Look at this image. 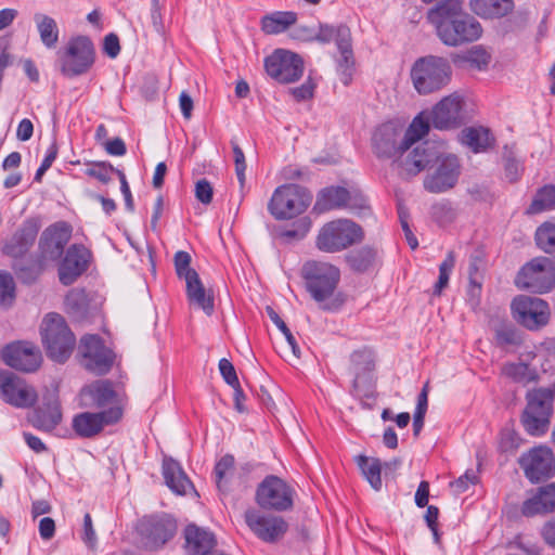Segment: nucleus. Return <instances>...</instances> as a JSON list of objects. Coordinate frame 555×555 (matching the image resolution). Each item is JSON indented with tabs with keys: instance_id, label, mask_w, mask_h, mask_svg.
Returning a JSON list of instances; mask_svg holds the SVG:
<instances>
[{
	"instance_id": "obj_1",
	"label": "nucleus",
	"mask_w": 555,
	"mask_h": 555,
	"mask_svg": "<svg viewBox=\"0 0 555 555\" xmlns=\"http://www.w3.org/2000/svg\"><path fill=\"white\" fill-rule=\"evenodd\" d=\"M433 165L437 167L424 179V189L435 194L453 189L461 175L460 160L455 155H444L439 144L424 141L400 160V167L408 177L416 176Z\"/></svg>"
},
{
	"instance_id": "obj_2",
	"label": "nucleus",
	"mask_w": 555,
	"mask_h": 555,
	"mask_svg": "<svg viewBox=\"0 0 555 555\" xmlns=\"http://www.w3.org/2000/svg\"><path fill=\"white\" fill-rule=\"evenodd\" d=\"M426 17L449 47L476 41L482 35L480 23L464 11L462 0H441L427 11Z\"/></svg>"
},
{
	"instance_id": "obj_3",
	"label": "nucleus",
	"mask_w": 555,
	"mask_h": 555,
	"mask_svg": "<svg viewBox=\"0 0 555 555\" xmlns=\"http://www.w3.org/2000/svg\"><path fill=\"white\" fill-rule=\"evenodd\" d=\"M300 275L306 291L322 310L335 312L341 308L344 299L336 294L341 276L338 267L327 261L307 260Z\"/></svg>"
},
{
	"instance_id": "obj_4",
	"label": "nucleus",
	"mask_w": 555,
	"mask_h": 555,
	"mask_svg": "<svg viewBox=\"0 0 555 555\" xmlns=\"http://www.w3.org/2000/svg\"><path fill=\"white\" fill-rule=\"evenodd\" d=\"M452 75L450 61L438 55L418 57L410 70L412 85L420 95L441 91L451 82Z\"/></svg>"
},
{
	"instance_id": "obj_5",
	"label": "nucleus",
	"mask_w": 555,
	"mask_h": 555,
	"mask_svg": "<svg viewBox=\"0 0 555 555\" xmlns=\"http://www.w3.org/2000/svg\"><path fill=\"white\" fill-rule=\"evenodd\" d=\"M40 335L48 358L65 363L76 346V336L64 317L56 312L48 313L40 325Z\"/></svg>"
},
{
	"instance_id": "obj_6",
	"label": "nucleus",
	"mask_w": 555,
	"mask_h": 555,
	"mask_svg": "<svg viewBox=\"0 0 555 555\" xmlns=\"http://www.w3.org/2000/svg\"><path fill=\"white\" fill-rule=\"evenodd\" d=\"M364 240L361 225L350 219H336L324 223L317 236L315 247L326 254H336L360 244Z\"/></svg>"
},
{
	"instance_id": "obj_7",
	"label": "nucleus",
	"mask_w": 555,
	"mask_h": 555,
	"mask_svg": "<svg viewBox=\"0 0 555 555\" xmlns=\"http://www.w3.org/2000/svg\"><path fill=\"white\" fill-rule=\"evenodd\" d=\"M95 47L88 36H74L56 52L60 72L66 78L87 74L95 63Z\"/></svg>"
},
{
	"instance_id": "obj_8",
	"label": "nucleus",
	"mask_w": 555,
	"mask_h": 555,
	"mask_svg": "<svg viewBox=\"0 0 555 555\" xmlns=\"http://www.w3.org/2000/svg\"><path fill=\"white\" fill-rule=\"evenodd\" d=\"M554 393L548 388H535L526 393V406L520 422L531 436H542L548 430L553 414Z\"/></svg>"
},
{
	"instance_id": "obj_9",
	"label": "nucleus",
	"mask_w": 555,
	"mask_h": 555,
	"mask_svg": "<svg viewBox=\"0 0 555 555\" xmlns=\"http://www.w3.org/2000/svg\"><path fill=\"white\" fill-rule=\"evenodd\" d=\"M311 202L312 194L307 188L294 183L283 184L274 190L268 210L276 220H289L304 214Z\"/></svg>"
},
{
	"instance_id": "obj_10",
	"label": "nucleus",
	"mask_w": 555,
	"mask_h": 555,
	"mask_svg": "<svg viewBox=\"0 0 555 555\" xmlns=\"http://www.w3.org/2000/svg\"><path fill=\"white\" fill-rule=\"evenodd\" d=\"M515 285L533 294H546L555 287V262L545 256L526 262L515 276Z\"/></svg>"
},
{
	"instance_id": "obj_11",
	"label": "nucleus",
	"mask_w": 555,
	"mask_h": 555,
	"mask_svg": "<svg viewBox=\"0 0 555 555\" xmlns=\"http://www.w3.org/2000/svg\"><path fill=\"white\" fill-rule=\"evenodd\" d=\"M296 491L284 479L267 475L257 486L255 501L263 511L287 512L294 507Z\"/></svg>"
},
{
	"instance_id": "obj_12",
	"label": "nucleus",
	"mask_w": 555,
	"mask_h": 555,
	"mask_svg": "<svg viewBox=\"0 0 555 555\" xmlns=\"http://www.w3.org/2000/svg\"><path fill=\"white\" fill-rule=\"evenodd\" d=\"M78 353L82 366L95 375L107 374L115 360L113 350L105 346L103 338L98 334H86L80 338Z\"/></svg>"
},
{
	"instance_id": "obj_13",
	"label": "nucleus",
	"mask_w": 555,
	"mask_h": 555,
	"mask_svg": "<svg viewBox=\"0 0 555 555\" xmlns=\"http://www.w3.org/2000/svg\"><path fill=\"white\" fill-rule=\"evenodd\" d=\"M369 208L367 199L361 192L334 185L322 189L318 193L314 204V210L319 212L347 209L360 214Z\"/></svg>"
},
{
	"instance_id": "obj_14",
	"label": "nucleus",
	"mask_w": 555,
	"mask_h": 555,
	"mask_svg": "<svg viewBox=\"0 0 555 555\" xmlns=\"http://www.w3.org/2000/svg\"><path fill=\"white\" fill-rule=\"evenodd\" d=\"M512 311L517 323L529 331L541 330L548 323L551 317L547 301L526 295L513 299Z\"/></svg>"
},
{
	"instance_id": "obj_15",
	"label": "nucleus",
	"mask_w": 555,
	"mask_h": 555,
	"mask_svg": "<svg viewBox=\"0 0 555 555\" xmlns=\"http://www.w3.org/2000/svg\"><path fill=\"white\" fill-rule=\"evenodd\" d=\"M244 520L249 530L262 542L274 544L288 531V522L281 516L264 514L256 508L244 513Z\"/></svg>"
},
{
	"instance_id": "obj_16",
	"label": "nucleus",
	"mask_w": 555,
	"mask_h": 555,
	"mask_svg": "<svg viewBox=\"0 0 555 555\" xmlns=\"http://www.w3.org/2000/svg\"><path fill=\"white\" fill-rule=\"evenodd\" d=\"M0 398L16 409H29L37 402L38 393L24 378L0 369Z\"/></svg>"
},
{
	"instance_id": "obj_17",
	"label": "nucleus",
	"mask_w": 555,
	"mask_h": 555,
	"mask_svg": "<svg viewBox=\"0 0 555 555\" xmlns=\"http://www.w3.org/2000/svg\"><path fill=\"white\" fill-rule=\"evenodd\" d=\"M267 74L280 83H292L304 74L302 59L291 51L278 49L264 59Z\"/></svg>"
},
{
	"instance_id": "obj_18",
	"label": "nucleus",
	"mask_w": 555,
	"mask_h": 555,
	"mask_svg": "<svg viewBox=\"0 0 555 555\" xmlns=\"http://www.w3.org/2000/svg\"><path fill=\"white\" fill-rule=\"evenodd\" d=\"M177 529L176 519L167 514L145 517L139 526L142 543L147 550L163 547L175 537Z\"/></svg>"
},
{
	"instance_id": "obj_19",
	"label": "nucleus",
	"mask_w": 555,
	"mask_h": 555,
	"mask_svg": "<svg viewBox=\"0 0 555 555\" xmlns=\"http://www.w3.org/2000/svg\"><path fill=\"white\" fill-rule=\"evenodd\" d=\"M122 417L120 406H109L100 412H81L72 421V428L77 437L90 439L98 436L105 426L118 423Z\"/></svg>"
},
{
	"instance_id": "obj_20",
	"label": "nucleus",
	"mask_w": 555,
	"mask_h": 555,
	"mask_svg": "<svg viewBox=\"0 0 555 555\" xmlns=\"http://www.w3.org/2000/svg\"><path fill=\"white\" fill-rule=\"evenodd\" d=\"M72 225L66 221H57L47 227L38 242V256L46 262L61 260L65 246L72 237Z\"/></svg>"
},
{
	"instance_id": "obj_21",
	"label": "nucleus",
	"mask_w": 555,
	"mask_h": 555,
	"mask_svg": "<svg viewBox=\"0 0 555 555\" xmlns=\"http://www.w3.org/2000/svg\"><path fill=\"white\" fill-rule=\"evenodd\" d=\"M93 259L92 251L83 244H72L61 258L57 274L60 283L64 286L74 284L88 271Z\"/></svg>"
},
{
	"instance_id": "obj_22",
	"label": "nucleus",
	"mask_w": 555,
	"mask_h": 555,
	"mask_svg": "<svg viewBox=\"0 0 555 555\" xmlns=\"http://www.w3.org/2000/svg\"><path fill=\"white\" fill-rule=\"evenodd\" d=\"M518 463L531 482L551 478L555 473V457L547 447H534L524 453Z\"/></svg>"
},
{
	"instance_id": "obj_23",
	"label": "nucleus",
	"mask_w": 555,
	"mask_h": 555,
	"mask_svg": "<svg viewBox=\"0 0 555 555\" xmlns=\"http://www.w3.org/2000/svg\"><path fill=\"white\" fill-rule=\"evenodd\" d=\"M464 101L457 93L442 98L431 109L430 122L434 128L449 130L465 124Z\"/></svg>"
},
{
	"instance_id": "obj_24",
	"label": "nucleus",
	"mask_w": 555,
	"mask_h": 555,
	"mask_svg": "<svg viewBox=\"0 0 555 555\" xmlns=\"http://www.w3.org/2000/svg\"><path fill=\"white\" fill-rule=\"evenodd\" d=\"M372 145L378 158L397 160L409 150L403 146L402 128L392 122L380 125L373 133Z\"/></svg>"
},
{
	"instance_id": "obj_25",
	"label": "nucleus",
	"mask_w": 555,
	"mask_h": 555,
	"mask_svg": "<svg viewBox=\"0 0 555 555\" xmlns=\"http://www.w3.org/2000/svg\"><path fill=\"white\" fill-rule=\"evenodd\" d=\"M374 370L375 353L372 348L364 346L350 353L347 372L352 376V393L359 395L363 388L371 385Z\"/></svg>"
},
{
	"instance_id": "obj_26",
	"label": "nucleus",
	"mask_w": 555,
	"mask_h": 555,
	"mask_svg": "<svg viewBox=\"0 0 555 555\" xmlns=\"http://www.w3.org/2000/svg\"><path fill=\"white\" fill-rule=\"evenodd\" d=\"M3 362L21 372H35L41 364L39 349L29 341H15L7 345L1 351Z\"/></svg>"
},
{
	"instance_id": "obj_27",
	"label": "nucleus",
	"mask_w": 555,
	"mask_h": 555,
	"mask_svg": "<svg viewBox=\"0 0 555 555\" xmlns=\"http://www.w3.org/2000/svg\"><path fill=\"white\" fill-rule=\"evenodd\" d=\"M117 393L113 384L108 379L94 380L86 385L79 391V405L88 410L103 411L109 406H118L116 401Z\"/></svg>"
},
{
	"instance_id": "obj_28",
	"label": "nucleus",
	"mask_w": 555,
	"mask_h": 555,
	"mask_svg": "<svg viewBox=\"0 0 555 555\" xmlns=\"http://www.w3.org/2000/svg\"><path fill=\"white\" fill-rule=\"evenodd\" d=\"M185 555H228L218 551L217 538L209 529L189 524L183 530Z\"/></svg>"
},
{
	"instance_id": "obj_29",
	"label": "nucleus",
	"mask_w": 555,
	"mask_h": 555,
	"mask_svg": "<svg viewBox=\"0 0 555 555\" xmlns=\"http://www.w3.org/2000/svg\"><path fill=\"white\" fill-rule=\"evenodd\" d=\"M39 230L40 221L38 219H26L11 240L4 244L2 253L13 259L23 258L34 245Z\"/></svg>"
},
{
	"instance_id": "obj_30",
	"label": "nucleus",
	"mask_w": 555,
	"mask_h": 555,
	"mask_svg": "<svg viewBox=\"0 0 555 555\" xmlns=\"http://www.w3.org/2000/svg\"><path fill=\"white\" fill-rule=\"evenodd\" d=\"M552 512H555V482L539 487L521 505V514L526 517Z\"/></svg>"
},
{
	"instance_id": "obj_31",
	"label": "nucleus",
	"mask_w": 555,
	"mask_h": 555,
	"mask_svg": "<svg viewBox=\"0 0 555 555\" xmlns=\"http://www.w3.org/2000/svg\"><path fill=\"white\" fill-rule=\"evenodd\" d=\"M162 474L166 486L178 495H186L195 490L181 464L172 457H164Z\"/></svg>"
},
{
	"instance_id": "obj_32",
	"label": "nucleus",
	"mask_w": 555,
	"mask_h": 555,
	"mask_svg": "<svg viewBox=\"0 0 555 555\" xmlns=\"http://www.w3.org/2000/svg\"><path fill=\"white\" fill-rule=\"evenodd\" d=\"M297 31L302 33V37L305 39L315 40L323 44L335 41L336 46L339 47L351 40L350 28L345 24H338L334 26L320 23L319 30L317 33H313L308 27H300L297 29Z\"/></svg>"
},
{
	"instance_id": "obj_33",
	"label": "nucleus",
	"mask_w": 555,
	"mask_h": 555,
	"mask_svg": "<svg viewBox=\"0 0 555 555\" xmlns=\"http://www.w3.org/2000/svg\"><path fill=\"white\" fill-rule=\"evenodd\" d=\"M344 259L349 269L358 274L373 271L380 262L378 249L369 245L348 251Z\"/></svg>"
},
{
	"instance_id": "obj_34",
	"label": "nucleus",
	"mask_w": 555,
	"mask_h": 555,
	"mask_svg": "<svg viewBox=\"0 0 555 555\" xmlns=\"http://www.w3.org/2000/svg\"><path fill=\"white\" fill-rule=\"evenodd\" d=\"M62 422V410L60 402L54 399L37 408L31 417V425L43 431H52Z\"/></svg>"
},
{
	"instance_id": "obj_35",
	"label": "nucleus",
	"mask_w": 555,
	"mask_h": 555,
	"mask_svg": "<svg viewBox=\"0 0 555 555\" xmlns=\"http://www.w3.org/2000/svg\"><path fill=\"white\" fill-rule=\"evenodd\" d=\"M186 286V297L191 305L195 306L198 309H202L207 315H211L215 311V299L211 291H207L199 275L185 282Z\"/></svg>"
},
{
	"instance_id": "obj_36",
	"label": "nucleus",
	"mask_w": 555,
	"mask_h": 555,
	"mask_svg": "<svg viewBox=\"0 0 555 555\" xmlns=\"http://www.w3.org/2000/svg\"><path fill=\"white\" fill-rule=\"evenodd\" d=\"M470 10L481 18H501L514 10V0H469Z\"/></svg>"
},
{
	"instance_id": "obj_37",
	"label": "nucleus",
	"mask_w": 555,
	"mask_h": 555,
	"mask_svg": "<svg viewBox=\"0 0 555 555\" xmlns=\"http://www.w3.org/2000/svg\"><path fill=\"white\" fill-rule=\"evenodd\" d=\"M46 266L47 262L37 255L35 259H14L12 269L21 283L31 285L43 273Z\"/></svg>"
},
{
	"instance_id": "obj_38",
	"label": "nucleus",
	"mask_w": 555,
	"mask_h": 555,
	"mask_svg": "<svg viewBox=\"0 0 555 555\" xmlns=\"http://www.w3.org/2000/svg\"><path fill=\"white\" fill-rule=\"evenodd\" d=\"M490 61L491 55L482 46H474L465 52L452 54V62L461 68L483 70Z\"/></svg>"
},
{
	"instance_id": "obj_39",
	"label": "nucleus",
	"mask_w": 555,
	"mask_h": 555,
	"mask_svg": "<svg viewBox=\"0 0 555 555\" xmlns=\"http://www.w3.org/2000/svg\"><path fill=\"white\" fill-rule=\"evenodd\" d=\"M297 22V14L292 11H276L261 18V30L267 35L285 31Z\"/></svg>"
},
{
	"instance_id": "obj_40",
	"label": "nucleus",
	"mask_w": 555,
	"mask_h": 555,
	"mask_svg": "<svg viewBox=\"0 0 555 555\" xmlns=\"http://www.w3.org/2000/svg\"><path fill=\"white\" fill-rule=\"evenodd\" d=\"M493 141L490 130L483 127H469L461 132V142L474 153L487 151L493 144Z\"/></svg>"
},
{
	"instance_id": "obj_41",
	"label": "nucleus",
	"mask_w": 555,
	"mask_h": 555,
	"mask_svg": "<svg viewBox=\"0 0 555 555\" xmlns=\"http://www.w3.org/2000/svg\"><path fill=\"white\" fill-rule=\"evenodd\" d=\"M67 312L75 319L82 321L88 318L90 299L85 288H73L65 297Z\"/></svg>"
},
{
	"instance_id": "obj_42",
	"label": "nucleus",
	"mask_w": 555,
	"mask_h": 555,
	"mask_svg": "<svg viewBox=\"0 0 555 555\" xmlns=\"http://www.w3.org/2000/svg\"><path fill=\"white\" fill-rule=\"evenodd\" d=\"M34 21L36 23L42 44L47 49H54L59 42L60 35L56 21L53 17L42 13H36L34 15Z\"/></svg>"
},
{
	"instance_id": "obj_43",
	"label": "nucleus",
	"mask_w": 555,
	"mask_h": 555,
	"mask_svg": "<svg viewBox=\"0 0 555 555\" xmlns=\"http://www.w3.org/2000/svg\"><path fill=\"white\" fill-rule=\"evenodd\" d=\"M494 340L502 349L518 348L524 344V335L515 325L502 323L494 330Z\"/></svg>"
},
{
	"instance_id": "obj_44",
	"label": "nucleus",
	"mask_w": 555,
	"mask_h": 555,
	"mask_svg": "<svg viewBox=\"0 0 555 555\" xmlns=\"http://www.w3.org/2000/svg\"><path fill=\"white\" fill-rule=\"evenodd\" d=\"M356 463L360 468L362 475L371 485V487L378 491L382 488V463L379 459L369 457L366 455L360 454L356 457Z\"/></svg>"
},
{
	"instance_id": "obj_45",
	"label": "nucleus",
	"mask_w": 555,
	"mask_h": 555,
	"mask_svg": "<svg viewBox=\"0 0 555 555\" xmlns=\"http://www.w3.org/2000/svg\"><path fill=\"white\" fill-rule=\"evenodd\" d=\"M537 247L555 262V220L541 223L534 233Z\"/></svg>"
},
{
	"instance_id": "obj_46",
	"label": "nucleus",
	"mask_w": 555,
	"mask_h": 555,
	"mask_svg": "<svg viewBox=\"0 0 555 555\" xmlns=\"http://www.w3.org/2000/svg\"><path fill=\"white\" fill-rule=\"evenodd\" d=\"M340 56L337 59V73L339 75L340 81L348 86L354 73V56L351 46V40L346 43L337 47Z\"/></svg>"
},
{
	"instance_id": "obj_47",
	"label": "nucleus",
	"mask_w": 555,
	"mask_h": 555,
	"mask_svg": "<svg viewBox=\"0 0 555 555\" xmlns=\"http://www.w3.org/2000/svg\"><path fill=\"white\" fill-rule=\"evenodd\" d=\"M235 459L232 454L223 455L215 465V482L219 491H229V483L234 474Z\"/></svg>"
},
{
	"instance_id": "obj_48",
	"label": "nucleus",
	"mask_w": 555,
	"mask_h": 555,
	"mask_svg": "<svg viewBox=\"0 0 555 555\" xmlns=\"http://www.w3.org/2000/svg\"><path fill=\"white\" fill-rule=\"evenodd\" d=\"M503 372L513 382L524 386L534 383L539 378L537 371L524 362L508 363L504 366Z\"/></svg>"
},
{
	"instance_id": "obj_49",
	"label": "nucleus",
	"mask_w": 555,
	"mask_h": 555,
	"mask_svg": "<svg viewBox=\"0 0 555 555\" xmlns=\"http://www.w3.org/2000/svg\"><path fill=\"white\" fill-rule=\"evenodd\" d=\"M485 261L479 255H472L468 263V289L469 296H479L482 287Z\"/></svg>"
},
{
	"instance_id": "obj_50",
	"label": "nucleus",
	"mask_w": 555,
	"mask_h": 555,
	"mask_svg": "<svg viewBox=\"0 0 555 555\" xmlns=\"http://www.w3.org/2000/svg\"><path fill=\"white\" fill-rule=\"evenodd\" d=\"M555 208V185H544L539 189L528 208L530 214H539Z\"/></svg>"
},
{
	"instance_id": "obj_51",
	"label": "nucleus",
	"mask_w": 555,
	"mask_h": 555,
	"mask_svg": "<svg viewBox=\"0 0 555 555\" xmlns=\"http://www.w3.org/2000/svg\"><path fill=\"white\" fill-rule=\"evenodd\" d=\"M429 131V121L424 119L421 115L416 116L411 125L403 131V146L411 147L418 142Z\"/></svg>"
},
{
	"instance_id": "obj_52",
	"label": "nucleus",
	"mask_w": 555,
	"mask_h": 555,
	"mask_svg": "<svg viewBox=\"0 0 555 555\" xmlns=\"http://www.w3.org/2000/svg\"><path fill=\"white\" fill-rule=\"evenodd\" d=\"M191 255L188 251L179 250L175 254L173 263L176 274L179 279L184 280L185 282L198 276V273L191 268Z\"/></svg>"
},
{
	"instance_id": "obj_53",
	"label": "nucleus",
	"mask_w": 555,
	"mask_h": 555,
	"mask_svg": "<svg viewBox=\"0 0 555 555\" xmlns=\"http://www.w3.org/2000/svg\"><path fill=\"white\" fill-rule=\"evenodd\" d=\"M455 266V255L454 251H449L444 258V260L439 266V276L438 281L434 286V295L440 296L441 292L449 284L450 274Z\"/></svg>"
},
{
	"instance_id": "obj_54",
	"label": "nucleus",
	"mask_w": 555,
	"mask_h": 555,
	"mask_svg": "<svg viewBox=\"0 0 555 555\" xmlns=\"http://www.w3.org/2000/svg\"><path fill=\"white\" fill-rule=\"evenodd\" d=\"M430 215L439 225L450 224L456 217L451 202L446 199L435 203L430 208Z\"/></svg>"
},
{
	"instance_id": "obj_55",
	"label": "nucleus",
	"mask_w": 555,
	"mask_h": 555,
	"mask_svg": "<svg viewBox=\"0 0 555 555\" xmlns=\"http://www.w3.org/2000/svg\"><path fill=\"white\" fill-rule=\"evenodd\" d=\"M310 227V220H308V218H304L295 223L293 228L281 230L278 233V237L285 244H289L294 241H300L307 235Z\"/></svg>"
},
{
	"instance_id": "obj_56",
	"label": "nucleus",
	"mask_w": 555,
	"mask_h": 555,
	"mask_svg": "<svg viewBox=\"0 0 555 555\" xmlns=\"http://www.w3.org/2000/svg\"><path fill=\"white\" fill-rule=\"evenodd\" d=\"M266 312L269 319L276 325V327L283 333L287 344L289 345L294 356L299 357L300 348L297 344L295 336L292 334L291 330L287 327L286 323L282 320L279 313L270 306H267Z\"/></svg>"
},
{
	"instance_id": "obj_57",
	"label": "nucleus",
	"mask_w": 555,
	"mask_h": 555,
	"mask_svg": "<svg viewBox=\"0 0 555 555\" xmlns=\"http://www.w3.org/2000/svg\"><path fill=\"white\" fill-rule=\"evenodd\" d=\"M15 299V283L13 276L0 271V307H9Z\"/></svg>"
},
{
	"instance_id": "obj_58",
	"label": "nucleus",
	"mask_w": 555,
	"mask_h": 555,
	"mask_svg": "<svg viewBox=\"0 0 555 555\" xmlns=\"http://www.w3.org/2000/svg\"><path fill=\"white\" fill-rule=\"evenodd\" d=\"M521 443L518 433L512 428H504L500 433L498 449L501 453H514Z\"/></svg>"
},
{
	"instance_id": "obj_59",
	"label": "nucleus",
	"mask_w": 555,
	"mask_h": 555,
	"mask_svg": "<svg viewBox=\"0 0 555 555\" xmlns=\"http://www.w3.org/2000/svg\"><path fill=\"white\" fill-rule=\"evenodd\" d=\"M114 170L115 167L108 162H95L89 164L86 175L106 184L112 180L111 176Z\"/></svg>"
},
{
	"instance_id": "obj_60",
	"label": "nucleus",
	"mask_w": 555,
	"mask_h": 555,
	"mask_svg": "<svg viewBox=\"0 0 555 555\" xmlns=\"http://www.w3.org/2000/svg\"><path fill=\"white\" fill-rule=\"evenodd\" d=\"M231 146L234 155L235 173L241 188L245 184V170L246 162L243 150L238 146L235 140H231Z\"/></svg>"
},
{
	"instance_id": "obj_61",
	"label": "nucleus",
	"mask_w": 555,
	"mask_h": 555,
	"mask_svg": "<svg viewBox=\"0 0 555 555\" xmlns=\"http://www.w3.org/2000/svg\"><path fill=\"white\" fill-rule=\"evenodd\" d=\"M219 371H220V374H221L222 378L224 379V382L229 386H231V387L232 386H238L240 380H238V377L236 375L235 367H234V365L232 364L231 361H229L225 358H222L219 361Z\"/></svg>"
},
{
	"instance_id": "obj_62",
	"label": "nucleus",
	"mask_w": 555,
	"mask_h": 555,
	"mask_svg": "<svg viewBox=\"0 0 555 555\" xmlns=\"http://www.w3.org/2000/svg\"><path fill=\"white\" fill-rule=\"evenodd\" d=\"M214 190L207 179H201L195 184V196L204 205H208L212 201Z\"/></svg>"
},
{
	"instance_id": "obj_63",
	"label": "nucleus",
	"mask_w": 555,
	"mask_h": 555,
	"mask_svg": "<svg viewBox=\"0 0 555 555\" xmlns=\"http://www.w3.org/2000/svg\"><path fill=\"white\" fill-rule=\"evenodd\" d=\"M477 481L478 477L476 473L473 470H466L464 475L452 481L450 487L454 489V492L463 493L468 489L469 485H475Z\"/></svg>"
},
{
	"instance_id": "obj_64",
	"label": "nucleus",
	"mask_w": 555,
	"mask_h": 555,
	"mask_svg": "<svg viewBox=\"0 0 555 555\" xmlns=\"http://www.w3.org/2000/svg\"><path fill=\"white\" fill-rule=\"evenodd\" d=\"M315 85L308 79L301 86L292 88L289 92L297 102L309 100L313 96Z\"/></svg>"
}]
</instances>
